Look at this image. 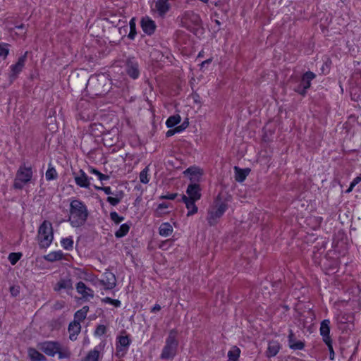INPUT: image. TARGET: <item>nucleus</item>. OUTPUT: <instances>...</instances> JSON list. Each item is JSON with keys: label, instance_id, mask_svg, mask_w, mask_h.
I'll use <instances>...</instances> for the list:
<instances>
[{"label": "nucleus", "instance_id": "nucleus-1", "mask_svg": "<svg viewBox=\"0 0 361 361\" xmlns=\"http://www.w3.org/2000/svg\"><path fill=\"white\" fill-rule=\"evenodd\" d=\"M88 215L87 207L83 202L78 199L71 201L68 221L73 227L78 228L83 226Z\"/></svg>", "mask_w": 361, "mask_h": 361}, {"label": "nucleus", "instance_id": "nucleus-2", "mask_svg": "<svg viewBox=\"0 0 361 361\" xmlns=\"http://www.w3.org/2000/svg\"><path fill=\"white\" fill-rule=\"evenodd\" d=\"M39 349L47 355L54 357L56 354L59 360L69 359L71 353L66 347H62L57 341H44L39 345Z\"/></svg>", "mask_w": 361, "mask_h": 361}, {"label": "nucleus", "instance_id": "nucleus-3", "mask_svg": "<svg viewBox=\"0 0 361 361\" xmlns=\"http://www.w3.org/2000/svg\"><path fill=\"white\" fill-rule=\"evenodd\" d=\"M228 209V204L223 200L220 194L214 200V205L208 209L207 220L209 226H215L218 220Z\"/></svg>", "mask_w": 361, "mask_h": 361}, {"label": "nucleus", "instance_id": "nucleus-4", "mask_svg": "<svg viewBox=\"0 0 361 361\" xmlns=\"http://www.w3.org/2000/svg\"><path fill=\"white\" fill-rule=\"evenodd\" d=\"M32 177V167L31 166L26 165L25 163L20 164L16 173V177L13 184V188L22 190L25 185L30 183Z\"/></svg>", "mask_w": 361, "mask_h": 361}, {"label": "nucleus", "instance_id": "nucleus-5", "mask_svg": "<svg viewBox=\"0 0 361 361\" xmlns=\"http://www.w3.org/2000/svg\"><path fill=\"white\" fill-rule=\"evenodd\" d=\"M176 337L177 331L176 329H171L166 339L165 345L160 355L161 359L171 360L175 357L178 345V341Z\"/></svg>", "mask_w": 361, "mask_h": 361}, {"label": "nucleus", "instance_id": "nucleus-6", "mask_svg": "<svg viewBox=\"0 0 361 361\" xmlns=\"http://www.w3.org/2000/svg\"><path fill=\"white\" fill-rule=\"evenodd\" d=\"M107 82V78L103 75L91 77L87 81V88L90 89L94 95H104L109 90Z\"/></svg>", "mask_w": 361, "mask_h": 361}, {"label": "nucleus", "instance_id": "nucleus-7", "mask_svg": "<svg viewBox=\"0 0 361 361\" xmlns=\"http://www.w3.org/2000/svg\"><path fill=\"white\" fill-rule=\"evenodd\" d=\"M54 239L52 224L48 221H44L39 226L37 233L39 245L42 248H47Z\"/></svg>", "mask_w": 361, "mask_h": 361}, {"label": "nucleus", "instance_id": "nucleus-8", "mask_svg": "<svg viewBox=\"0 0 361 361\" xmlns=\"http://www.w3.org/2000/svg\"><path fill=\"white\" fill-rule=\"evenodd\" d=\"M316 78V74L310 71L304 73L300 78L299 84L294 88V91L302 96L307 94L311 87V82Z\"/></svg>", "mask_w": 361, "mask_h": 361}, {"label": "nucleus", "instance_id": "nucleus-9", "mask_svg": "<svg viewBox=\"0 0 361 361\" xmlns=\"http://www.w3.org/2000/svg\"><path fill=\"white\" fill-rule=\"evenodd\" d=\"M131 342L132 341L128 335L117 336L116 342V356L119 358L124 357L128 350Z\"/></svg>", "mask_w": 361, "mask_h": 361}, {"label": "nucleus", "instance_id": "nucleus-10", "mask_svg": "<svg viewBox=\"0 0 361 361\" xmlns=\"http://www.w3.org/2000/svg\"><path fill=\"white\" fill-rule=\"evenodd\" d=\"M125 71L128 75L133 79H137L139 77V65L134 57H130L126 59L125 62Z\"/></svg>", "mask_w": 361, "mask_h": 361}, {"label": "nucleus", "instance_id": "nucleus-11", "mask_svg": "<svg viewBox=\"0 0 361 361\" xmlns=\"http://www.w3.org/2000/svg\"><path fill=\"white\" fill-rule=\"evenodd\" d=\"M27 55V51H25L23 56L18 58V61L15 64L10 66L11 74L9 77L11 80H15L18 75L23 71L25 64Z\"/></svg>", "mask_w": 361, "mask_h": 361}, {"label": "nucleus", "instance_id": "nucleus-12", "mask_svg": "<svg viewBox=\"0 0 361 361\" xmlns=\"http://www.w3.org/2000/svg\"><path fill=\"white\" fill-rule=\"evenodd\" d=\"M99 283L104 286V290H112L116 286V276L112 272L106 271L102 274Z\"/></svg>", "mask_w": 361, "mask_h": 361}, {"label": "nucleus", "instance_id": "nucleus-13", "mask_svg": "<svg viewBox=\"0 0 361 361\" xmlns=\"http://www.w3.org/2000/svg\"><path fill=\"white\" fill-rule=\"evenodd\" d=\"M73 175L77 185L84 188H90L91 178H89L83 170L80 169L77 173L73 172Z\"/></svg>", "mask_w": 361, "mask_h": 361}, {"label": "nucleus", "instance_id": "nucleus-14", "mask_svg": "<svg viewBox=\"0 0 361 361\" xmlns=\"http://www.w3.org/2000/svg\"><path fill=\"white\" fill-rule=\"evenodd\" d=\"M140 26L142 31L147 35H153L157 27L155 22L147 16L141 18Z\"/></svg>", "mask_w": 361, "mask_h": 361}, {"label": "nucleus", "instance_id": "nucleus-15", "mask_svg": "<svg viewBox=\"0 0 361 361\" xmlns=\"http://www.w3.org/2000/svg\"><path fill=\"white\" fill-rule=\"evenodd\" d=\"M75 289L78 294L82 295V298L85 300L92 299L94 296V290L87 286L82 281H79L75 286Z\"/></svg>", "mask_w": 361, "mask_h": 361}, {"label": "nucleus", "instance_id": "nucleus-16", "mask_svg": "<svg viewBox=\"0 0 361 361\" xmlns=\"http://www.w3.org/2000/svg\"><path fill=\"white\" fill-rule=\"evenodd\" d=\"M186 193L187 198L190 200H199L201 198V188L199 184L196 183H191L188 185Z\"/></svg>", "mask_w": 361, "mask_h": 361}, {"label": "nucleus", "instance_id": "nucleus-17", "mask_svg": "<svg viewBox=\"0 0 361 361\" xmlns=\"http://www.w3.org/2000/svg\"><path fill=\"white\" fill-rule=\"evenodd\" d=\"M288 341L289 348L293 350H303L305 346L304 341L296 339L295 334L291 329L289 330Z\"/></svg>", "mask_w": 361, "mask_h": 361}, {"label": "nucleus", "instance_id": "nucleus-18", "mask_svg": "<svg viewBox=\"0 0 361 361\" xmlns=\"http://www.w3.org/2000/svg\"><path fill=\"white\" fill-rule=\"evenodd\" d=\"M170 7L169 0H157L152 10L156 11L159 16L163 17L169 11Z\"/></svg>", "mask_w": 361, "mask_h": 361}, {"label": "nucleus", "instance_id": "nucleus-19", "mask_svg": "<svg viewBox=\"0 0 361 361\" xmlns=\"http://www.w3.org/2000/svg\"><path fill=\"white\" fill-rule=\"evenodd\" d=\"M319 332H320V335L322 337V341L324 342L332 340L330 336V320L329 319H324L322 321V322L320 324Z\"/></svg>", "mask_w": 361, "mask_h": 361}, {"label": "nucleus", "instance_id": "nucleus-20", "mask_svg": "<svg viewBox=\"0 0 361 361\" xmlns=\"http://www.w3.org/2000/svg\"><path fill=\"white\" fill-rule=\"evenodd\" d=\"M181 200L185 204V207L188 209V216H192L197 212L198 209L195 204L196 200L187 198L185 195H182Z\"/></svg>", "mask_w": 361, "mask_h": 361}, {"label": "nucleus", "instance_id": "nucleus-21", "mask_svg": "<svg viewBox=\"0 0 361 361\" xmlns=\"http://www.w3.org/2000/svg\"><path fill=\"white\" fill-rule=\"evenodd\" d=\"M81 326L80 324L78 321L71 322L69 325L68 330L70 333L69 338L71 341H75L77 339V336L80 332Z\"/></svg>", "mask_w": 361, "mask_h": 361}, {"label": "nucleus", "instance_id": "nucleus-22", "mask_svg": "<svg viewBox=\"0 0 361 361\" xmlns=\"http://www.w3.org/2000/svg\"><path fill=\"white\" fill-rule=\"evenodd\" d=\"M281 346L279 341H271L268 343V348L266 351V355L267 357H272L277 355L279 352Z\"/></svg>", "mask_w": 361, "mask_h": 361}, {"label": "nucleus", "instance_id": "nucleus-23", "mask_svg": "<svg viewBox=\"0 0 361 361\" xmlns=\"http://www.w3.org/2000/svg\"><path fill=\"white\" fill-rule=\"evenodd\" d=\"M72 290L73 284L72 281L70 279H61L54 286V290L55 291H60L61 290Z\"/></svg>", "mask_w": 361, "mask_h": 361}, {"label": "nucleus", "instance_id": "nucleus-24", "mask_svg": "<svg viewBox=\"0 0 361 361\" xmlns=\"http://www.w3.org/2000/svg\"><path fill=\"white\" fill-rule=\"evenodd\" d=\"M183 173L186 176L188 175L191 181L198 180L199 178L202 175V172L200 169L197 168V167H193V166H191V167H189L188 169H187L183 172Z\"/></svg>", "mask_w": 361, "mask_h": 361}, {"label": "nucleus", "instance_id": "nucleus-25", "mask_svg": "<svg viewBox=\"0 0 361 361\" xmlns=\"http://www.w3.org/2000/svg\"><path fill=\"white\" fill-rule=\"evenodd\" d=\"M124 197L123 190H116L113 196H108L106 201L112 206L118 204Z\"/></svg>", "mask_w": 361, "mask_h": 361}, {"label": "nucleus", "instance_id": "nucleus-26", "mask_svg": "<svg viewBox=\"0 0 361 361\" xmlns=\"http://www.w3.org/2000/svg\"><path fill=\"white\" fill-rule=\"evenodd\" d=\"M27 353L31 361H45L47 360L46 357L35 348H30Z\"/></svg>", "mask_w": 361, "mask_h": 361}, {"label": "nucleus", "instance_id": "nucleus-27", "mask_svg": "<svg viewBox=\"0 0 361 361\" xmlns=\"http://www.w3.org/2000/svg\"><path fill=\"white\" fill-rule=\"evenodd\" d=\"M184 18L186 20H190L195 25H200L202 20L200 16L193 11H188L185 13Z\"/></svg>", "mask_w": 361, "mask_h": 361}, {"label": "nucleus", "instance_id": "nucleus-28", "mask_svg": "<svg viewBox=\"0 0 361 361\" xmlns=\"http://www.w3.org/2000/svg\"><path fill=\"white\" fill-rule=\"evenodd\" d=\"M234 170H235V179L236 181L240 182V183L245 180V179L248 176L249 172H250V169H242L238 166H235Z\"/></svg>", "mask_w": 361, "mask_h": 361}, {"label": "nucleus", "instance_id": "nucleus-29", "mask_svg": "<svg viewBox=\"0 0 361 361\" xmlns=\"http://www.w3.org/2000/svg\"><path fill=\"white\" fill-rule=\"evenodd\" d=\"M117 137L112 132H108L103 135L102 141L105 146L111 147L117 142Z\"/></svg>", "mask_w": 361, "mask_h": 361}, {"label": "nucleus", "instance_id": "nucleus-30", "mask_svg": "<svg viewBox=\"0 0 361 361\" xmlns=\"http://www.w3.org/2000/svg\"><path fill=\"white\" fill-rule=\"evenodd\" d=\"M100 357V351L99 350L98 347H95L93 350H90L81 361H99Z\"/></svg>", "mask_w": 361, "mask_h": 361}, {"label": "nucleus", "instance_id": "nucleus-31", "mask_svg": "<svg viewBox=\"0 0 361 361\" xmlns=\"http://www.w3.org/2000/svg\"><path fill=\"white\" fill-rule=\"evenodd\" d=\"M63 257V253L61 250L51 252L47 255H44V258L47 262H54L58 260H61Z\"/></svg>", "mask_w": 361, "mask_h": 361}, {"label": "nucleus", "instance_id": "nucleus-32", "mask_svg": "<svg viewBox=\"0 0 361 361\" xmlns=\"http://www.w3.org/2000/svg\"><path fill=\"white\" fill-rule=\"evenodd\" d=\"M171 206V204L162 202L157 205V208L154 210L155 216L157 217H160L164 214H167L169 213L167 211V209Z\"/></svg>", "mask_w": 361, "mask_h": 361}, {"label": "nucleus", "instance_id": "nucleus-33", "mask_svg": "<svg viewBox=\"0 0 361 361\" xmlns=\"http://www.w3.org/2000/svg\"><path fill=\"white\" fill-rule=\"evenodd\" d=\"M173 232V228L169 223H163L159 228V233L161 236H169Z\"/></svg>", "mask_w": 361, "mask_h": 361}, {"label": "nucleus", "instance_id": "nucleus-34", "mask_svg": "<svg viewBox=\"0 0 361 361\" xmlns=\"http://www.w3.org/2000/svg\"><path fill=\"white\" fill-rule=\"evenodd\" d=\"M240 355V350L236 345L231 347L230 350L228 352V357L229 360L233 361H238Z\"/></svg>", "mask_w": 361, "mask_h": 361}, {"label": "nucleus", "instance_id": "nucleus-35", "mask_svg": "<svg viewBox=\"0 0 361 361\" xmlns=\"http://www.w3.org/2000/svg\"><path fill=\"white\" fill-rule=\"evenodd\" d=\"M181 121L180 116L179 114H175L168 118L166 121V126L169 128H171L178 124Z\"/></svg>", "mask_w": 361, "mask_h": 361}, {"label": "nucleus", "instance_id": "nucleus-36", "mask_svg": "<svg viewBox=\"0 0 361 361\" xmlns=\"http://www.w3.org/2000/svg\"><path fill=\"white\" fill-rule=\"evenodd\" d=\"M130 230V226L128 224H123L121 225L118 230L115 232V236L117 238L124 237L128 234Z\"/></svg>", "mask_w": 361, "mask_h": 361}, {"label": "nucleus", "instance_id": "nucleus-37", "mask_svg": "<svg viewBox=\"0 0 361 361\" xmlns=\"http://www.w3.org/2000/svg\"><path fill=\"white\" fill-rule=\"evenodd\" d=\"M45 177H46L47 180H49V181L55 180L58 177V174H57V172H56L55 168L51 164H49L48 169L45 173Z\"/></svg>", "mask_w": 361, "mask_h": 361}, {"label": "nucleus", "instance_id": "nucleus-38", "mask_svg": "<svg viewBox=\"0 0 361 361\" xmlns=\"http://www.w3.org/2000/svg\"><path fill=\"white\" fill-rule=\"evenodd\" d=\"M130 32L128 35V37L133 40L137 35L136 32V20L135 18H132L129 22Z\"/></svg>", "mask_w": 361, "mask_h": 361}, {"label": "nucleus", "instance_id": "nucleus-39", "mask_svg": "<svg viewBox=\"0 0 361 361\" xmlns=\"http://www.w3.org/2000/svg\"><path fill=\"white\" fill-rule=\"evenodd\" d=\"M61 246L66 250H72L73 248V240L72 237L64 238L61 240Z\"/></svg>", "mask_w": 361, "mask_h": 361}, {"label": "nucleus", "instance_id": "nucleus-40", "mask_svg": "<svg viewBox=\"0 0 361 361\" xmlns=\"http://www.w3.org/2000/svg\"><path fill=\"white\" fill-rule=\"evenodd\" d=\"M89 172L92 174L96 175L100 181H104L109 179V176L108 175L102 173L100 171L93 167H89Z\"/></svg>", "mask_w": 361, "mask_h": 361}, {"label": "nucleus", "instance_id": "nucleus-41", "mask_svg": "<svg viewBox=\"0 0 361 361\" xmlns=\"http://www.w3.org/2000/svg\"><path fill=\"white\" fill-rule=\"evenodd\" d=\"M149 166H146L143 170L140 173V181L142 183L147 184L149 183V179L148 178L149 173Z\"/></svg>", "mask_w": 361, "mask_h": 361}, {"label": "nucleus", "instance_id": "nucleus-42", "mask_svg": "<svg viewBox=\"0 0 361 361\" xmlns=\"http://www.w3.org/2000/svg\"><path fill=\"white\" fill-rule=\"evenodd\" d=\"M22 254L20 252H11L9 254L8 259L10 263L14 265L20 260Z\"/></svg>", "mask_w": 361, "mask_h": 361}, {"label": "nucleus", "instance_id": "nucleus-43", "mask_svg": "<svg viewBox=\"0 0 361 361\" xmlns=\"http://www.w3.org/2000/svg\"><path fill=\"white\" fill-rule=\"evenodd\" d=\"M102 302L105 304H111L115 306L116 307H119L121 305V302L118 300L112 299L109 297H106L102 299Z\"/></svg>", "mask_w": 361, "mask_h": 361}, {"label": "nucleus", "instance_id": "nucleus-44", "mask_svg": "<svg viewBox=\"0 0 361 361\" xmlns=\"http://www.w3.org/2000/svg\"><path fill=\"white\" fill-rule=\"evenodd\" d=\"M110 219L116 224H118L124 220V217L119 216L115 211L110 212Z\"/></svg>", "mask_w": 361, "mask_h": 361}, {"label": "nucleus", "instance_id": "nucleus-45", "mask_svg": "<svg viewBox=\"0 0 361 361\" xmlns=\"http://www.w3.org/2000/svg\"><path fill=\"white\" fill-rule=\"evenodd\" d=\"M106 332V327L103 324L98 325L94 331V335L96 336H102Z\"/></svg>", "mask_w": 361, "mask_h": 361}, {"label": "nucleus", "instance_id": "nucleus-46", "mask_svg": "<svg viewBox=\"0 0 361 361\" xmlns=\"http://www.w3.org/2000/svg\"><path fill=\"white\" fill-rule=\"evenodd\" d=\"M324 343L328 347V349H329V359L331 360H334V356H335V353H334V348H333L332 340L329 341H326V342H324Z\"/></svg>", "mask_w": 361, "mask_h": 361}, {"label": "nucleus", "instance_id": "nucleus-47", "mask_svg": "<svg viewBox=\"0 0 361 361\" xmlns=\"http://www.w3.org/2000/svg\"><path fill=\"white\" fill-rule=\"evenodd\" d=\"M94 188L97 190H102V191H104L106 195H108L109 196L110 195H114V193H115V192H113L111 190V188L109 186H104V187L94 186Z\"/></svg>", "mask_w": 361, "mask_h": 361}, {"label": "nucleus", "instance_id": "nucleus-48", "mask_svg": "<svg viewBox=\"0 0 361 361\" xmlns=\"http://www.w3.org/2000/svg\"><path fill=\"white\" fill-rule=\"evenodd\" d=\"M86 314L80 310H78L74 314V321H78L79 323L86 318Z\"/></svg>", "mask_w": 361, "mask_h": 361}, {"label": "nucleus", "instance_id": "nucleus-49", "mask_svg": "<svg viewBox=\"0 0 361 361\" xmlns=\"http://www.w3.org/2000/svg\"><path fill=\"white\" fill-rule=\"evenodd\" d=\"M177 195H178L177 193H169V194H167V195H161L159 198L160 200H174L177 197Z\"/></svg>", "mask_w": 361, "mask_h": 361}, {"label": "nucleus", "instance_id": "nucleus-50", "mask_svg": "<svg viewBox=\"0 0 361 361\" xmlns=\"http://www.w3.org/2000/svg\"><path fill=\"white\" fill-rule=\"evenodd\" d=\"M8 49H7L5 45L0 44V56L6 58L8 54Z\"/></svg>", "mask_w": 361, "mask_h": 361}, {"label": "nucleus", "instance_id": "nucleus-51", "mask_svg": "<svg viewBox=\"0 0 361 361\" xmlns=\"http://www.w3.org/2000/svg\"><path fill=\"white\" fill-rule=\"evenodd\" d=\"M188 125L189 123L188 121H183L180 126H176L178 128V131H179V133L183 131L185 129L188 128Z\"/></svg>", "mask_w": 361, "mask_h": 361}, {"label": "nucleus", "instance_id": "nucleus-52", "mask_svg": "<svg viewBox=\"0 0 361 361\" xmlns=\"http://www.w3.org/2000/svg\"><path fill=\"white\" fill-rule=\"evenodd\" d=\"M178 133H179V131H178V128H177V127H176V128H173V129H170V130H169L166 133V136L167 137H171V136H172V135H173L174 134Z\"/></svg>", "mask_w": 361, "mask_h": 361}, {"label": "nucleus", "instance_id": "nucleus-53", "mask_svg": "<svg viewBox=\"0 0 361 361\" xmlns=\"http://www.w3.org/2000/svg\"><path fill=\"white\" fill-rule=\"evenodd\" d=\"M212 61V59L210 58V59H208L204 61H202L200 64V69L202 70L204 67H206L207 66H208L209 64L211 63V62Z\"/></svg>", "mask_w": 361, "mask_h": 361}, {"label": "nucleus", "instance_id": "nucleus-54", "mask_svg": "<svg viewBox=\"0 0 361 361\" xmlns=\"http://www.w3.org/2000/svg\"><path fill=\"white\" fill-rule=\"evenodd\" d=\"M360 182H361V176H358L355 178L353 181L350 183L354 187L357 185Z\"/></svg>", "mask_w": 361, "mask_h": 361}, {"label": "nucleus", "instance_id": "nucleus-55", "mask_svg": "<svg viewBox=\"0 0 361 361\" xmlns=\"http://www.w3.org/2000/svg\"><path fill=\"white\" fill-rule=\"evenodd\" d=\"M161 306L159 304H155L154 306L151 309V312H157L161 310Z\"/></svg>", "mask_w": 361, "mask_h": 361}, {"label": "nucleus", "instance_id": "nucleus-56", "mask_svg": "<svg viewBox=\"0 0 361 361\" xmlns=\"http://www.w3.org/2000/svg\"><path fill=\"white\" fill-rule=\"evenodd\" d=\"M80 310L87 315V312L89 311V307L88 306H84Z\"/></svg>", "mask_w": 361, "mask_h": 361}, {"label": "nucleus", "instance_id": "nucleus-57", "mask_svg": "<svg viewBox=\"0 0 361 361\" xmlns=\"http://www.w3.org/2000/svg\"><path fill=\"white\" fill-rule=\"evenodd\" d=\"M355 188V187H354L353 185L350 184V186H349V188L346 190L345 192H346V193H350V192H352V191H353V188Z\"/></svg>", "mask_w": 361, "mask_h": 361}, {"label": "nucleus", "instance_id": "nucleus-58", "mask_svg": "<svg viewBox=\"0 0 361 361\" xmlns=\"http://www.w3.org/2000/svg\"><path fill=\"white\" fill-rule=\"evenodd\" d=\"M215 24L218 26L217 31L220 30L221 23L219 20H214Z\"/></svg>", "mask_w": 361, "mask_h": 361}, {"label": "nucleus", "instance_id": "nucleus-59", "mask_svg": "<svg viewBox=\"0 0 361 361\" xmlns=\"http://www.w3.org/2000/svg\"><path fill=\"white\" fill-rule=\"evenodd\" d=\"M15 27L16 29H25V25L24 24H20L19 25H16Z\"/></svg>", "mask_w": 361, "mask_h": 361}, {"label": "nucleus", "instance_id": "nucleus-60", "mask_svg": "<svg viewBox=\"0 0 361 361\" xmlns=\"http://www.w3.org/2000/svg\"><path fill=\"white\" fill-rule=\"evenodd\" d=\"M10 291H11V293L13 295H17L18 291L16 292V290H14V287H11V289H10Z\"/></svg>", "mask_w": 361, "mask_h": 361}, {"label": "nucleus", "instance_id": "nucleus-61", "mask_svg": "<svg viewBox=\"0 0 361 361\" xmlns=\"http://www.w3.org/2000/svg\"><path fill=\"white\" fill-rule=\"evenodd\" d=\"M169 243V240H166L165 242H164L161 245H160V247L162 248V249H164V247H166V245Z\"/></svg>", "mask_w": 361, "mask_h": 361}, {"label": "nucleus", "instance_id": "nucleus-62", "mask_svg": "<svg viewBox=\"0 0 361 361\" xmlns=\"http://www.w3.org/2000/svg\"><path fill=\"white\" fill-rule=\"evenodd\" d=\"M203 56H204V51H201L199 52V54L197 55V58L203 57Z\"/></svg>", "mask_w": 361, "mask_h": 361}]
</instances>
